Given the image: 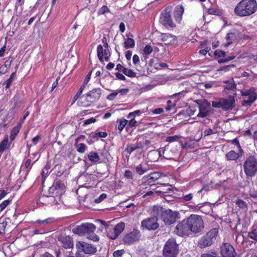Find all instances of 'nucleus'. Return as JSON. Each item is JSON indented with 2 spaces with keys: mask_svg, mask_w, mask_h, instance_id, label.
Returning a JSON list of instances; mask_svg holds the SVG:
<instances>
[{
  "mask_svg": "<svg viewBox=\"0 0 257 257\" xmlns=\"http://www.w3.org/2000/svg\"><path fill=\"white\" fill-rule=\"evenodd\" d=\"M257 10L255 0H242L235 7L234 13L237 16L245 17L250 16Z\"/></svg>",
  "mask_w": 257,
  "mask_h": 257,
  "instance_id": "1",
  "label": "nucleus"
},
{
  "mask_svg": "<svg viewBox=\"0 0 257 257\" xmlns=\"http://www.w3.org/2000/svg\"><path fill=\"white\" fill-rule=\"evenodd\" d=\"M190 232L198 233L204 228L202 217L196 214H192L186 220Z\"/></svg>",
  "mask_w": 257,
  "mask_h": 257,
  "instance_id": "2",
  "label": "nucleus"
},
{
  "mask_svg": "<svg viewBox=\"0 0 257 257\" xmlns=\"http://www.w3.org/2000/svg\"><path fill=\"white\" fill-rule=\"evenodd\" d=\"M155 210L161 213V219L166 224H173L180 218V214L177 211H173L170 209L164 210L161 207H155L154 211Z\"/></svg>",
  "mask_w": 257,
  "mask_h": 257,
  "instance_id": "3",
  "label": "nucleus"
},
{
  "mask_svg": "<svg viewBox=\"0 0 257 257\" xmlns=\"http://www.w3.org/2000/svg\"><path fill=\"white\" fill-rule=\"evenodd\" d=\"M218 234V229L213 228L203 236L198 241V245L200 248H205L211 245L216 239Z\"/></svg>",
  "mask_w": 257,
  "mask_h": 257,
  "instance_id": "4",
  "label": "nucleus"
},
{
  "mask_svg": "<svg viewBox=\"0 0 257 257\" xmlns=\"http://www.w3.org/2000/svg\"><path fill=\"white\" fill-rule=\"evenodd\" d=\"M179 252V245L176 243V239L170 238L165 243L163 249L164 257H177Z\"/></svg>",
  "mask_w": 257,
  "mask_h": 257,
  "instance_id": "5",
  "label": "nucleus"
},
{
  "mask_svg": "<svg viewBox=\"0 0 257 257\" xmlns=\"http://www.w3.org/2000/svg\"><path fill=\"white\" fill-rule=\"evenodd\" d=\"M243 169L247 177L254 176L257 172V158L253 156L248 157L244 163Z\"/></svg>",
  "mask_w": 257,
  "mask_h": 257,
  "instance_id": "6",
  "label": "nucleus"
},
{
  "mask_svg": "<svg viewBox=\"0 0 257 257\" xmlns=\"http://www.w3.org/2000/svg\"><path fill=\"white\" fill-rule=\"evenodd\" d=\"M96 229L95 226L91 223H82L80 225H77L72 229L74 233L77 234L80 236L86 235L92 233Z\"/></svg>",
  "mask_w": 257,
  "mask_h": 257,
  "instance_id": "7",
  "label": "nucleus"
},
{
  "mask_svg": "<svg viewBox=\"0 0 257 257\" xmlns=\"http://www.w3.org/2000/svg\"><path fill=\"white\" fill-rule=\"evenodd\" d=\"M106 229L107 235L111 239H116L124 229L125 224L123 222L117 223L114 227L109 226L106 224H104Z\"/></svg>",
  "mask_w": 257,
  "mask_h": 257,
  "instance_id": "8",
  "label": "nucleus"
},
{
  "mask_svg": "<svg viewBox=\"0 0 257 257\" xmlns=\"http://www.w3.org/2000/svg\"><path fill=\"white\" fill-rule=\"evenodd\" d=\"M235 100L232 96H229L227 99L221 98L218 100L213 101L212 106L215 108H221L224 110H229L234 106Z\"/></svg>",
  "mask_w": 257,
  "mask_h": 257,
  "instance_id": "9",
  "label": "nucleus"
},
{
  "mask_svg": "<svg viewBox=\"0 0 257 257\" xmlns=\"http://www.w3.org/2000/svg\"><path fill=\"white\" fill-rule=\"evenodd\" d=\"M241 94L243 97L242 105L244 106H250L257 98V94L253 88L242 90Z\"/></svg>",
  "mask_w": 257,
  "mask_h": 257,
  "instance_id": "10",
  "label": "nucleus"
},
{
  "mask_svg": "<svg viewBox=\"0 0 257 257\" xmlns=\"http://www.w3.org/2000/svg\"><path fill=\"white\" fill-rule=\"evenodd\" d=\"M104 47L105 49H103L101 45H98L97 47V55L101 62H103L104 61H108L111 55L108 45L106 44Z\"/></svg>",
  "mask_w": 257,
  "mask_h": 257,
  "instance_id": "11",
  "label": "nucleus"
},
{
  "mask_svg": "<svg viewBox=\"0 0 257 257\" xmlns=\"http://www.w3.org/2000/svg\"><path fill=\"white\" fill-rule=\"evenodd\" d=\"M174 233L180 236H188L190 234L191 232L186 220H183L177 225L174 230Z\"/></svg>",
  "mask_w": 257,
  "mask_h": 257,
  "instance_id": "12",
  "label": "nucleus"
},
{
  "mask_svg": "<svg viewBox=\"0 0 257 257\" xmlns=\"http://www.w3.org/2000/svg\"><path fill=\"white\" fill-rule=\"evenodd\" d=\"M76 246L79 251H82L85 254H93L97 251L96 246L84 242H78Z\"/></svg>",
  "mask_w": 257,
  "mask_h": 257,
  "instance_id": "13",
  "label": "nucleus"
},
{
  "mask_svg": "<svg viewBox=\"0 0 257 257\" xmlns=\"http://www.w3.org/2000/svg\"><path fill=\"white\" fill-rule=\"evenodd\" d=\"M222 257H235L236 252L234 247L228 243H224L220 246Z\"/></svg>",
  "mask_w": 257,
  "mask_h": 257,
  "instance_id": "14",
  "label": "nucleus"
},
{
  "mask_svg": "<svg viewBox=\"0 0 257 257\" xmlns=\"http://www.w3.org/2000/svg\"><path fill=\"white\" fill-rule=\"evenodd\" d=\"M101 95L100 90L99 89H94L87 94L85 95H83V97H85V99L89 102H94L96 101L99 98Z\"/></svg>",
  "mask_w": 257,
  "mask_h": 257,
  "instance_id": "15",
  "label": "nucleus"
},
{
  "mask_svg": "<svg viewBox=\"0 0 257 257\" xmlns=\"http://www.w3.org/2000/svg\"><path fill=\"white\" fill-rule=\"evenodd\" d=\"M142 225L143 227L148 230H155L159 227V224L157 222L155 217H152L146 220H144L142 222Z\"/></svg>",
  "mask_w": 257,
  "mask_h": 257,
  "instance_id": "16",
  "label": "nucleus"
},
{
  "mask_svg": "<svg viewBox=\"0 0 257 257\" xmlns=\"http://www.w3.org/2000/svg\"><path fill=\"white\" fill-rule=\"evenodd\" d=\"M160 21L162 24L164 26H169L172 28L175 27L176 26L175 24L173 22L171 15L167 12L162 13Z\"/></svg>",
  "mask_w": 257,
  "mask_h": 257,
  "instance_id": "17",
  "label": "nucleus"
},
{
  "mask_svg": "<svg viewBox=\"0 0 257 257\" xmlns=\"http://www.w3.org/2000/svg\"><path fill=\"white\" fill-rule=\"evenodd\" d=\"M140 233L137 230L127 234L123 238V241L125 243L131 244L138 240L140 236Z\"/></svg>",
  "mask_w": 257,
  "mask_h": 257,
  "instance_id": "18",
  "label": "nucleus"
},
{
  "mask_svg": "<svg viewBox=\"0 0 257 257\" xmlns=\"http://www.w3.org/2000/svg\"><path fill=\"white\" fill-rule=\"evenodd\" d=\"M58 240L61 245L65 249L72 248L73 246V241L69 236H59Z\"/></svg>",
  "mask_w": 257,
  "mask_h": 257,
  "instance_id": "19",
  "label": "nucleus"
},
{
  "mask_svg": "<svg viewBox=\"0 0 257 257\" xmlns=\"http://www.w3.org/2000/svg\"><path fill=\"white\" fill-rule=\"evenodd\" d=\"M184 12V9L183 6H178L175 8V9L174 10V17L176 20V21L178 23H180L182 19V16Z\"/></svg>",
  "mask_w": 257,
  "mask_h": 257,
  "instance_id": "20",
  "label": "nucleus"
},
{
  "mask_svg": "<svg viewBox=\"0 0 257 257\" xmlns=\"http://www.w3.org/2000/svg\"><path fill=\"white\" fill-rule=\"evenodd\" d=\"M162 40L165 45L173 44L176 41L175 36L167 33L162 35Z\"/></svg>",
  "mask_w": 257,
  "mask_h": 257,
  "instance_id": "21",
  "label": "nucleus"
},
{
  "mask_svg": "<svg viewBox=\"0 0 257 257\" xmlns=\"http://www.w3.org/2000/svg\"><path fill=\"white\" fill-rule=\"evenodd\" d=\"M243 152L236 153L234 151H230L225 155V158L228 161H236L242 156Z\"/></svg>",
  "mask_w": 257,
  "mask_h": 257,
  "instance_id": "22",
  "label": "nucleus"
},
{
  "mask_svg": "<svg viewBox=\"0 0 257 257\" xmlns=\"http://www.w3.org/2000/svg\"><path fill=\"white\" fill-rule=\"evenodd\" d=\"M89 160L93 164L99 163L101 162V159L98 154L95 152H90L87 155Z\"/></svg>",
  "mask_w": 257,
  "mask_h": 257,
  "instance_id": "23",
  "label": "nucleus"
},
{
  "mask_svg": "<svg viewBox=\"0 0 257 257\" xmlns=\"http://www.w3.org/2000/svg\"><path fill=\"white\" fill-rule=\"evenodd\" d=\"M199 112L197 114V117H205L209 114L208 106L204 104H201L199 106Z\"/></svg>",
  "mask_w": 257,
  "mask_h": 257,
  "instance_id": "24",
  "label": "nucleus"
},
{
  "mask_svg": "<svg viewBox=\"0 0 257 257\" xmlns=\"http://www.w3.org/2000/svg\"><path fill=\"white\" fill-rule=\"evenodd\" d=\"M12 143L9 142L8 136H6L4 140L0 143V152H4L6 149H9Z\"/></svg>",
  "mask_w": 257,
  "mask_h": 257,
  "instance_id": "25",
  "label": "nucleus"
},
{
  "mask_svg": "<svg viewBox=\"0 0 257 257\" xmlns=\"http://www.w3.org/2000/svg\"><path fill=\"white\" fill-rule=\"evenodd\" d=\"M21 127V124H20L18 125L13 127L10 133V140L11 143L15 140L16 136L20 132V128Z\"/></svg>",
  "mask_w": 257,
  "mask_h": 257,
  "instance_id": "26",
  "label": "nucleus"
},
{
  "mask_svg": "<svg viewBox=\"0 0 257 257\" xmlns=\"http://www.w3.org/2000/svg\"><path fill=\"white\" fill-rule=\"evenodd\" d=\"M153 52V48L150 45H147L144 48L142 51V55L145 60L147 59L149 57V55Z\"/></svg>",
  "mask_w": 257,
  "mask_h": 257,
  "instance_id": "27",
  "label": "nucleus"
},
{
  "mask_svg": "<svg viewBox=\"0 0 257 257\" xmlns=\"http://www.w3.org/2000/svg\"><path fill=\"white\" fill-rule=\"evenodd\" d=\"M224 83L226 84L224 86V89L227 90H233L236 88V84H235L233 78H231L227 81H224Z\"/></svg>",
  "mask_w": 257,
  "mask_h": 257,
  "instance_id": "28",
  "label": "nucleus"
},
{
  "mask_svg": "<svg viewBox=\"0 0 257 257\" xmlns=\"http://www.w3.org/2000/svg\"><path fill=\"white\" fill-rule=\"evenodd\" d=\"M54 220L53 218H48L44 220L38 219L35 221V223H37L42 226H46L49 224L51 223Z\"/></svg>",
  "mask_w": 257,
  "mask_h": 257,
  "instance_id": "29",
  "label": "nucleus"
},
{
  "mask_svg": "<svg viewBox=\"0 0 257 257\" xmlns=\"http://www.w3.org/2000/svg\"><path fill=\"white\" fill-rule=\"evenodd\" d=\"M65 188V185L62 181L58 180L54 182L53 185L51 187V189L52 190H60L61 191H63Z\"/></svg>",
  "mask_w": 257,
  "mask_h": 257,
  "instance_id": "30",
  "label": "nucleus"
},
{
  "mask_svg": "<svg viewBox=\"0 0 257 257\" xmlns=\"http://www.w3.org/2000/svg\"><path fill=\"white\" fill-rule=\"evenodd\" d=\"M135 45V41L132 38H128L124 40V47L126 49L134 48Z\"/></svg>",
  "mask_w": 257,
  "mask_h": 257,
  "instance_id": "31",
  "label": "nucleus"
},
{
  "mask_svg": "<svg viewBox=\"0 0 257 257\" xmlns=\"http://www.w3.org/2000/svg\"><path fill=\"white\" fill-rule=\"evenodd\" d=\"M107 136V134L106 132H99L93 134L92 138L95 140H98L99 138H106Z\"/></svg>",
  "mask_w": 257,
  "mask_h": 257,
  "instance_id": "32",
  "label": "nucleus"
},
{
  "mask_svg": "<svg viewBox=\"0 0 257 257\" xmlns=\"http://www.w3.org/2000/svg\"><path fill=\"white\" fill-rule=\"evenodd\" d=\"M16 76V72H14L12 73V74L11 75L10 78L5 81L6 89H8L10 87V86L12 84V82H13Z\"/></svg>",
  "mask_w": 257,
  "mask_h": 257,
  "instance_id": "33",
  "label": "nucleus"
},
{
  "mask_svg": "<svg viewBox=\"0 0 257 257\" xmlns=\"http://www.w3.org/2000/svg\"><path fill=\"white\" fill-rule=\"evenodd\" d=\"M235 204L239 208L241 209H245L247 208V204L243 200L240 199H237L235 201Z\"/></svg>",
  "mask_w": 257,
  "mask_h": 257,
  "instance_id": "34",
  "label": "nucleus"
},
{
  "mask_svg": "<svg viewBox=\"0 0 257 257\" xmlns=\"http://www.w3.org/2000/svg\"><path fill=\"white\" fill-rule=\"evenodd\" d=\"M135 169L136 173L140 175H143L147 171V169L145 168H144L142 164H140L136 166Z\"/></svg>",
  "mask_w": 257,
  "mask_h": 257,
  "instance_id": "35",
  "label": "nucleus"
},
{
  "mask_svg": "<svg viewBox=\"0 0 257 257\" xmlns=\"http://www.w3.org/2000/svg\"><path fill=\"white\" fill-rule=\"evenodd\" d=\"M14 60V57L12 56L11 55L10 56L6 58V60L3 66L7 68L8 69H9Z\"/></svg>",
  "mask_w": 257,
  "mask_h": 257,
  "instance_id": "36",
  "label": "nucleus"
},
{
  "mask_svg": "<svg viewBox=\"0 0 257 257\" xmlns=\"http://www.w3.org/2000/svg\"><path fill=\"white\" fill-rule=\"evenodd\" d=\"M234 37L235 35L233 33H230L227 34L226 36V39L227 42L225 44V46L226 47L229 46L232 43V41L234 39Z\"/></svg>",
  "mask_w": 257,
  "mask_h": 257,
  "instance_id": "37",
  "label": "nucleus"
},
{
  "mask_svg": "<svg viewBox=\"0 0 257 257\" xmlns=\"http://www.w3.org/2000/svg\"><path fill=\"white\" fill-rule=\"evenodd\" d=\"M248 236L250 238L257 241V229H252L248 233Z\"/></svg>",
  "mask_w": 257,
  "mask_h": 257,
  "instance_id": "38",
  "label": "nucleus"
},
{
  "mask_svg": "<svg viewBox=\"0 0 257 257\" xmlns=\"http://www.w3.org/2000/svg\"><path fill=\"white\" fill-rule=\"evenodd\" d=\"M87 148L85 144L80 143L77 146V151L80 153H84L86 151Z\"/></svg>",
  "mask_w": 257,
  "mask_h": 257,
  "instance_id": "39",
  "label": "nucleus"
},
{
  "mask_svg": "<svg viewBox=\"0 0 257 257\" xmlns=\"http://www.w3.org/2000/svg\"><path fill=\"white\" fill-rule=\"evenodd\" d=\"M123 73L130 77H135L136 76V73L135 72L132 70L127 68L125 69Z\"/></svg>",
  "mask_w": 257,
  "mask_h": 257,
  "instance_id": "40",
  "label": "nucleus"
},
{
  "mask_svg": "<svg viewBox=\"0 0 257 257\" xmlns=\"http://www.w3.org/2000/svg\"><path fill=\"white\" fill-rule=\"evenodd\" d=\"M179 143L181 145L182 149H188L189 148H193L194 145L190 144L189 143H183L182 141H179Z\"/></svg>",
  "mask_w": 257,
  "mask_h": 257,
  "instance_id": "41",
  "label": "nucleus"
},
{
  "mask_svg": "<svg viewBox=\"0 0 257 257\" xmlns=\"http://www.w3.org/2000/svg\"><path fill=\"white\" fill-rule=\"evenodd\" d=\"M126 125H127V120L125 119H122L120 121L118 125V129L120 132H121Z\"/></svg>",
  "mask_w": 257,
  "mask_h": 257,
  "instance_id": "42",
  "label": "nucleus"
},
{
  "mask_svg": "<svg viewBox=\"0 0 257 257\" xmlns=\"http://www.w3.org/2000/svg\"><path fill=\"white\" fill-rule=\"evenodd\" d=\"M87 238L94 241L99 240V236L93 232L89 233L87 235Z\"/></svg>",
  "mask_w": 257,
  "mask_h": 257,
  "instance_id": "43",
  "label": "nucleus"
},
{
  "mask_svg": "<svg viewBox=\"0 0 257 257\" xmlns=\"http://www.w3.org/2000/svg\"><path fill=\"white\" fill-rule=\"evenodd\" d=\"M11 201L10 199L6 200L0 204V211H2L4 210L10 204Z\"/></svg>",
  "mask_w": 257,
  "mask_h": 257,
  "instance_id": "44",
  "label": "nucleus"
},
{
  "mask_svg": "<svg viewBox=\"0 0 257 257\" xmlns=\"http://www.w3.org/2000/svg\"><path fill=\"white\" fill-rule=\"evenodd\" d=\"M180 138V136L175 135L174 136H169L166 139V141L169 143H172L178 141Z\"/></svg>",
  "mask_w": 257,
  "mask_h": 257,
  "instance_id": "45",
  "label": "nucleus"
},
{
  "mask_svg": "<svg viewBox=\"0 0 257 257\" xmlns=\"http://www.w3.org/2000/svg\"><path fill=\"white\" fill-rule=\"evenodd\" d=\"M7 225L6 221L0 222V234H3L5 233L6 227Z\"/></svg>",
  "mask_w": 257,
  "mask_h": 257,
  "instance_id": "46",
  "label": "nucleus"
},
{
  "mask_svg": "<svg viewBox=\"0 0 257 257\" xmlns=\"http://www.w3.org/2000/svg\"><path fill=\"white\" fill-rule=\"evenodd\" d=\"M118 94V92L117 90H114L113 92L110 93L107 96V99L109 100H113L116 96Z\"/></svg>",
  "mask_w": 257,
  "mask_h": 257,
  "instance_id": "47",
  "label": "nucleus"
},
{
  "mask_svg": "<svg viewBox=\"0 0 257 257\" xmlns=\"http://www.w3.org/2000/svg\"><path fill=\"white\" fill-rule=\"evenodd\" d=\"M141 112L140 110H137L133 112H130L127 115V118H131L132 117H135L136 115H140Z\"/></svg>",
  "mask_w": 257,
  "mask_h": 257,
  "instance_id": "48",
  "label": "nucleus"
},
{
  "mask_svg": "<svg viewBox=\"0 0 257 257\" xmlns=\"http://www.w3.org/2000/svg\"><path fill=\"white\" fill-rule=\"evenodd\" d=\"M196 109L194 107H190L186 109V113L188 115L191 116L193 115Z\"/></svg>",
  "mask_w": 257,
  "mask_h": 257,
  "instance_id": "49",
  "label": "nucleus"
},
{
  "mask_svg": "<svg viewBox=\"0 0 257 257\" xmlns=\"http://www.w3.org/2000/svg\"><path fill=\"white\" fill-rule=\"evenodd\" d=\"M106 12H109V9L106 6H104L98 10L97 13L98 15H103Z\"/></svg>",
  "mask_w": 257,
  "mask_h": 257,
  "instance_id": "50",
  "label": "nucleus"
},
{
  "mask_svg": "<svg viewBox=\"0 0 257 257\" xmlns=\"http://www.w3.org/2000/svg\"><path fill=\"white\" fill-rule=\"evenodd\" d=\"M201 257H217V254L215 251H212L203 253L201 255Z\"/></svg>",
  "mask_w": 257,
  "mask_h": 257,
  "instance_id": "51",
  "label": "nucleus"
},
{
  "mask_svg": "<svg viewBox=\"0 0 257 257\" xmlns=\"http://www.w3.org/2000/svg\"><path fill=\"white\" fill-rule=\"evenodd\" d=\"M235 66L234 65H229L227 66H224L221 67H220L219 69L217 70V71H223L225 72H228L229 71V69L231 67H234Z\"/></svg>",
  "mask_w": 257,
  "mask_h": 257,
  "instance_id": "52",
  "label": "nucleus"
},
{
  "mask_svg": "<svg viewBox=\"0 0 257 257\" xmlns=\"http://www.w3.org/2000/svg\"><path fill=\"white\" fill-rule=\"evenodd\" d=\"M151 112L154 114H159L164 112V109L162 108H157L151 110Z\"/></svg>",
  "mask_w": 257,
  "mask_h": 257,
  "instance_id": "53",
  "label": "nucleus"
},
{
  "mask_svg": "<svg viewBox=\"0 0 257 257\" xmlns=\"http://www.w3.org/2000/svg\"><path fill=\"white\" fill-rule=\"evenodd\" d=\"M130 120H127V126H135L137 124V121L135 120L134 117H132L130 118Z\"/></svg>",
  "mask_w": 257,
  "mask_h": 257,
  "instance_id": "54",
  "label": "nucleus"
},
{
  "mask_svg": "<svg viewBox=\"0 0 257 257\" xmlns=\"http://www.w3.org/2000/svg\"><path fill=\"white\" fill-rule=\"evenodd\" d=\"M95 121H96V119L94 118L91 117V118L84 121L83 125L86 126L87 125L91 124L92 123H94Z\"/></svg>",
  "mask_w": 257,
  "mask_h": 257,
  "instance_id": "55",
  "label": "nucleus"
},
{
  "mask_svg": "<svg viewBox=\"0 0 257 257\" xmlns=\"http://www.w3.org/2000/svg\"><path fill=\"white\" fill-rule=\"evenodd\" d=\"M106 194L105 193L101 194L98 198L96 199L95 202L97 203H100L104 199L106 198Z\"/></svg>",
  "mask_w": 257,
  "mask_h": 257,
  "instance_id": "56",
  "label": "nucleus"
},
{
  "mask_svg": "<svg viewBox=\"0 0 257 257\" xmlns=\"http://www.w3.org/2000/svg\"><path fill=\"white\" fill-rule=\"evenodd\" d=\"M216 133L214 130L208 128L204 131L203 134L205 136H207L212 134H214Z\"/></svg>",
  "mask_w": 257,
  "mask_h": 257,
  "instance_id": "57",
  "label": "nucleus"
},
{
  "mask_svg": "<svg viewBox=\"0 0 257 257\" xmlns=\"http://www.w3.org/2000/svg\"><path fill=\"white\" fill-rule=\"evenodd\" d=\"M124 252L123 250H116L113 253V257H122Z\"/></svg>",
  "mask_w": 257,
  "mask_h": 257,
  "instance_id": "58",
  "label": "nucleus"
},
{
  "mask_svg": "<svg viewBox=\"0 0 257 257\" xmlns=\"http://www.w3.org/2000/svg\"><path fill=\"white\" fill-rule=\"evenodd\" d=\"M193 194L192 193L184 195L182 197V200L184 201H189L192 199Z\"/></svg>",
  "mask_w": 257,
  "mask_h": 257,
  "instance_id": "59",
  "label": "nucleus"
},
{
  "mask_svg": "<svg viewBox=\"0 0 257 257\" xmlns=\"http://www.w3.org/2000/svg\"><path fill=\"white\" fill-rule=\"evenodd\" d=\"M159 177V174L158 173H153L149 175V180H156Z\"/></svg>",
  "mask_w": 257,
  "mask_h": 257,
  "instance_id": "60",
  "label": "nucleus"
},
{
  "mask_svg": "<svg viewBox=\"0 0 257 257\" xmlns=\"http://www.w3.org/2000/svg\"><path fill=\"white\" fill-rule=\"evenodd\" d=\"M32 166L31 160L30 159H28L25 164V167L27 170V171H29L30 170Z\"/></svg>",
  "mask_w": 257,
  "mask_h": 257,
  "instance_id": "61",
  "label": "nucleus"
},
{
  "mask_svg": "<svg viewBox=\"0 0 257 257\" xmlns=\"http://www.w3.org/2000/svg\"><path fill=\"white\" fill-rule=\"evenodd\" d=\"M117 90L118 94H120V95H126L129 92V89L128 88H122L118 89Z\"/></svg>",
  "mask_w": 257,
  "mask_h": 257,
  "instance_id": "62",
  "label": "nucleus"
},
{
  "mask_svg": "<svg viewBox=\"0 0 257 257\" xmlns=\"http://www.w3.org/2000/svg\"><path fill=\"white\" fill-rule=\"evenodd\" d=\"M124 176L127 179H133V174L130 170H126L124 172Z\"/></svg>",
  "mask_w": 257,
  "mask_h": 257,
  "instance_id": "63",
  "label": "nucleus"
},
{
  "mask_svg": "<svg viewBox=\"0 0 257 257\" xmlns=\"http://www.w3.org/2000/svg\"><path fill=\"white\" fill-rule=\"evenodd\" d=\"M137 149L136 147H134L132 145L128 146L127 148L125 149V151L131 154L133 152L136 150Z\"/></svg>",
  "mask_w": 257,
  "mask_h": 257,
  "instance_id": "64",
  "label": "nucleus"
}]
</instances>
